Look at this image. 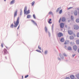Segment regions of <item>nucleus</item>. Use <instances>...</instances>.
<instances>
[{"instance_id": "obj_1", "label": "nucleus", "mask_w": 79, "mask_h": 79, "mask_svg": "<svg viewBox=\"0 0 79 79\" xmlns=\"http://www.w3.org/2000/svg\"><path fill=\"white\" fill-rule=\"evenodd\" d=\"M19 17H18L17 19V20L16 22H14V23L15 24L14 25V27H16L18 26V24H19Z\"/></svg>"}, {"instance_id": "obj_2", "label": "nucleus", "mask_w": 79, "mask_h": 79, "mask_svg": "<svg viewBox=\"0 0 79 79\" xmlns=\"http://www.w3.org/2000/svg\"><path fill=\"white\" fill-rule=\"evenodd\" d=\"M73 28L75 30H78V29H79V27L78 25H73Z\"/></svg>"}, {"instance_id": "obj_3", "label": "nucleus", "mask_w": 79, "mask_h": 79, "mask_svg": "<svg viewBox=\"0 0 79 79\" xmlns=\"http://www.w3.org/2000/svg\"><path fill=\"white\" fill-rule=\"evenodd\" d=\"M57 35L59 37H60L63 35V34L61 32H59L57 34Z\"/></svg>"}, {"instance_id": "obj_4", "label": "nucleus", "mask_w": 79, "mask_h": 79, "mask_svg": "<svg viewBox=\"0 0 79 79\" xmlns=\"http://www.w3.org/2000/svg\"><path fill=\"white\" fill-rule=\"evenodd\" d=\"M73 48L74 51H75V52H76V51L77 50V47L76 45H74L73 47Z\"/></svg>"}, {"instance_id": "obj_5", "label": "nucleus", "mask_w": 79, "mask_h": 79, "mask_svg": "<svg viewBox=\"0 0 79 79\" xmlns=\"http://www.w3.org/2000/svg\"><path fill=\"white\" fill-rule=\"evenodd\" d=\"M68 33L69 35H73V32L71 30H69L68 31Z\"/></svg>"}, {"instance_id": "obj_6", "label": "nucleus", "mask_w": 79, "mask_h": 79, "mask_svg": "<svg viewBox=\"0 0 79 79\" xmlns=\"http://www.w3.org/2000/svg\"><path fill=\"white\" fill-rule=\"evenodd\" d=\"M64 24L63 23H61L60 24V26L61 28H63L64 27Z\"/></svg>"}, {"instance_id": "obj_7", "label": "nucleus", "mask_w": 79, "mask_h": 79, "mask_svg": "<svg viewBox=\"0 0 79 79\" xmlns=\"http://www.w3.org/2000/svg\"><path fill=\"white\" fill-rule=\"evenodd\" d=\"M24 14H26V15H28L30 13V10H29L27 11H25L24 12Z\"/></svg>"}, {"instance_id": "obj_8", "label": "nucleus", "mask_w": 79, "mask_h": 79, "mask_svg": "<svg viewBox=\"0 0 79 79\" xmlns=\"http://www.w3.org/2000/svg\"><path fill=\"white\" fill-rule=\"evenodd\" d=\"M18 13V11L16 10L15 12H14V18H15V17L16 16H17V13Z\"/></svg>"}, {"instance_id": "obj_9", "label": "nucleus", "mask_w": 79, "mask_h": 79, "mask_svg": "<svg viewBox=\"0 0 79 79\" xmlns=\"http://www.w3.org/2000/svg\"><path fill=\"white\" fill-rule=\"evenodd\" d=\"M69 39L70 40H73L74 39V36L73 35H71L69 36Z\"/></svg>"}, {"instance_id": "obj_10", "label": "nucleus", "mask_w": 79, "mask_h": 79, "mask_svg": "<svg viewBox=\"0 0 79 79\" xmlns=\"http://www.w3.org/2000/svg\"><path fill=\"white\" fill-rule=\"evenodd\" d=\"M62 21V22H64L66 21V19L64 17H62L61 19Z\"/></svg>"}, {"instance_id": "obj_11", "label": "nucleus", "mask_w": 79, "mask_h": 79, "mask_svg": "<svg viewBox=\"0 0 79 79\" xmlns=\"http://www.w3.org/2000/svg\"><path fill=\"white\" fill-rule=\"evenodd\" d=\"M69 43V41L68 40H66L65 41L64 44L65 45H66V44H68Z\"/></svg>"}, {"instance_id": "obj_12", "label": "nucleus", "mask_w": 79, "mask_h": 79, "mask_svg": "<svg viewBox=\"0 0 79 79\" xmlns=\"http://www.w3.org/2000/svg\"><path fill=\"white\" fill-rule=\"evenodd\" d=\"M68 50H72V48L70 46H69L67 48Z\"/></svg>"}, {"instance_id": "obj_13", "label": "nucleus", "mask_w": 79, "mask_h": 79, "mask_svg": "<svg viewBox=\"0 0 79 79\" xmlns=\"http://www.w3.org/2000/svg\"><path fill=\"white\" fill-rule=\"evenodd\" d=\"M60 42H63L64 41V38H61L60 40Z\"/></svg>"}, {"instance_id": "obj_14", "label": "nucleus", "mask_w": 79, "mask_h": 79, "mask_svg": "<svg viewBox=\"0 0 79 79\" xmlns=\"http://www.w3.org/2000/svg\"><path fill=\"white\" fill-rule=\"evenodd\" d=\"M70 78L72 79H74V76L73 75H71L70 76Z\"/></svg>"}, {"instance_id": "obj_15", "label": "nucleus", "mask_w": 79, "mask_h": 79, "mask_svg": "<svg viewBox=\"0 0 79 79\" xmlns=\"http://www.w3.org/2000/svg\"><path fill=\"white\" fill-rule=\"evenodd\" d=\"M15 0H12V1L10 2V5H11L12 4L14 3L15 2Z\"/></svg>"}, {"instance_id": "obj_16", "label": "nucleus", "mask_w": 79, "mask_h": 79, "mask_svg": "<svg viewBox=\"0 0 79 79\" xmlns=\"http://www.w3.org/2000/svg\"><path fill=\"white\" fill-rule=\"evenodd\" d=\"M7 53V50L6 49H5L4 50V54H6Z\"/></svg>"}, {"instance_id": "obj_17", "label": "nucleus", "mask_w": 79, "mask_h": 79, "mask_svg": "<svg viewBox=\"0 0 79 79\" xmlns=\"http://www.w3.org/2000/svg\"><path fill=\"white\" fill-rule=\"evenodd\" d=\"M31 21H32V23H34V24H35V25H36V26H37V24L36 23H35V21H34L33 20H31Z\"/></svg>"}, {"instance_id": "obj_18", "label": "nucleus", "mask_w": 79, "mask_h": 79, "mask_svg": "<svg viewBox=\"0 0 79 79\" xmlns=\"http://www.w3.org/2000/svg\"><path fill=\"white\" fill-rule=\"evenodd\" d=\"M74 15L75 16H76V15H77V11H75L74 12Z\"/></svg>"}, {"instance_id": "obj_19", "label": "nucleus", "mask_w": 79, "mask_h": 79, "mask_svg": "<svg viewBox=\"0 0 79 79\" xmlns=\"http://www.w3.org/2000/svg\"><path fill=\"white\" fill-rule=\"evenodd\" d=\"M52 21V19H50L49 20V21L48 22L49 24H52V23L51 21Z\"/></svg>"}, {"instance_id": "obj_20", "label": "nucleus", "mask_w": 79, "mask_h": 79, "mask_svg": "<svg viewBox=\"0 0 79 79\" xmlns=\"http://www.w3.org/2000/svg\"><path fill=\"white\" fill-rule=\"evenodd\" d=\"M76 43L77 44H79V40H76Z\"/></svg>"}, {"instance_id": "obj_21", "label": "nucleus", "mask_w": 79, "mask_h": 79, "mask_svg": "<svg viewBox=\"0 0 79 79\" xmlns=\"http://www.w3.org/2000/svg\"><path fill=\"white\" fill-rule=\"evenodd\" d=\"M31 18V15H27V18H28V19H29Z\"/></svg>"}, {"instance_id": "obj_22", "label": "nucleus", "mask_w": 79, "mask_h": 79, "mask_svg": "<svg viewBox=\"0 0 79 79\" xmlns=\"http://www.w3.org/2000/svg\"><path fill=\"white\" fill-rule=\"evenodd\" d=\"M27 10V7L25 6L24 8V12H25V11H26Z\"/></svg>"}, {"instance_id": "obj_23", "label": "nucleus", "mask_w": 79, "mask_h": 79, "mask_svg": "<svg viewBox=\"0 0 79 79\" xmlns=\"http://www.w3.org/2000/svg\"><path fill=\"white\" fill-rule=\"evenodd\" d=\"M76 77L78 79H79V74H78L76 75Z\"/></svg>"}, {"instance_id": "obj_24", "label": "nucleus", "mask_w": 79, "mask_h": 79, "mask_svg": "<svg viewBox=\"0 0 79 79\" xmlns=\"http://www.w3.org/2000/svg\"><path fill=\"white\" fill-rule=\"evenodd\" d=\"M60 8H58V9H57L56 10V12H58L59 11H60Z\"/></svg>"}, {"instance_id": "obj_25", "label": "nucleus", "mask_w": 79, "mask_h": 79, "mask_svg": "<svg viewBox=\"0 0 79 79\" xmlns=\"http://www.w3.org/2000/svg\"><path fill=\"white\" fill-rule=\"evenodd\" d=\"M10 27L11 28H13L14 26H13V24L12 23V24L10 25Z\"/></svg>"}, {"instance_id": "obj_26", "label": "nucleus", "mask_w": 79, "mask_h": 79, "mask_svg": "<svg viewBox=\"0 0 79 79\" xmlns=\"http://www.w3.org/2000/svg\"><path fill=\"white\" fill-rule=\"evenodd\" d=\"M34 3H35V2L34 1L33 2L31 3L32 6H33L34 5Z\"/></svg>"}, {"instance_id": "obj_27", "label": "nucleus", "mask_w": 79, "mask_h": 79, "mask_svg": "<svg viewBox=\"0 0 79 79\" xmlns=\"http://www.w3.org/2000/svg\"><path fill=\"white\" fill-rule=\"evenodd\" d=\"M62 9H61V10H60L59 11V13L60 14H61V13H62Z\"/></svg>"}, {"instance_id": "obj_28", "label": "nucleus", "mask_w": 79, "mask_h": 79, "mask_svg": "<svg viewBox=\"0 0 79 79\" xmlns=\"http://www.w3.org/2000/svg\"><path fill=\"white\" fill-rule=\"evenodd\" d=\"M45 30L46 32H47V27H45Z\"/></svg>"}, {"instance_id": "obj_29", "label": "nucleus", "mask_w": 79, "mask_h": 79, "mask_svg": "<svg viewBox=\"0 0 79 79\" xmlns=\"http://www.w3.org/2000/svg\"><path fill=\"white\" fill-rule=\"evenodd\" d=\"M76 23H79V19H77L76 20Z\"/></svg>"}, {"instance_id": "obj_30", "label": "nucleus", "mask_w": 79, "mask_h": 79, "mask_svg": "<svg viewBox=\"0 0 79 79\" xmlns=\"http://www.w3.org/2000/svg\"><path fill=\"white\" fill-rule=\"evenodd\" d=\"M77 37H79V32H78L77 33Z\"/></svg>"}, {"instance_id": "obj_31", "label": "nucleus", "mask_w": 79, "mask_h": 79, "mask_svg": "<svg viewBox=\"0 0 79 79\" xmlns=\"http://www.w3.org/2000/svg\"><path fill=\"white\" fill-rule=\"evenodd\" d=\"M53 14V13H52V12H49L48 13V14L49 15H52Z\"/></svg>"}, {"instance_id": "obj_32", "label": "nucleus", "mask_w": 79, "mask_h": 79, "mask_svg": "<svg viewBox=\"0 0 79 79\" xmlns=\"http://www.w3.org/2000/svg\"><path fill=\"white\" fill-rule=\"evenodd\" d=\"M36 51L38 52H40V53H41V51L39 50H36Z\"/></svg>"}, {"instance_id": "obj_33", "label": "nucleus", "mask_w": 79, "mask_h": 79, "mask_svg": "<svg viewBox=\"0 0 79 79\" xmlns=\"http://www.w3.org/2000/svg\"><path fill=\"white\" fill-rule=\"evenodd\" d=\"M33 17L34 19H36V18H35V15L34 14L33 15Z\"/></svg>"}, {"instance_id": "obj_34", "label": "nucleus", "mask_w": 79, "mask_h": 79, "mask_svg": "<svg viewBox=\"0 0 79 79\" xmlns=\"http://www.w3.org/2000/svg\"><path fill=\"white\" fill-rule=\"evenodd\" d=\"M29 77V75H26L25 77V78H27V77Z\"/></svg>"}, {"instance_id": "obj_35", "label": "nucleus", "mask_w": 79, "mask_h": 79, "mask_svg": "<svg viewBox=\"0 0 79 79\" xmlns=\"http://www.w3.org/2000/svg\"><path fill=\"white\" fill-rule=\"evenodd\" d=\"M38 48H39V49L40 50H41V48L40 47V46H38Z\"/></svg>"}, {"instance_id": "obj_36", "label": "nucleus", "mask_w": 79, "mask_h": 79, "mask_svg": "<svg viewBox=\"0 0 79 79\" xmlns=\"http://www.w3.org/2000/svg\"><path fill=\"white\" fill-rule=\"evenodd\" d=\"M61 19V18H60L59 19V23H60V21Z\"/></svg>"}, {"instance_id": "obj_37", "label": "nucleus", "mask_w": 79, "mask_h": 79, "mask_svg": "<svg viewBox=\"0 0 79 79\" xmlns=\"http://www.w3.org/2000/svg\"><path fill=\"white\" fill-rule=\"evenodd\" d=\"M44 53L45 54H47V51H45Z\"/></svg>"}, {"instance_id": "obj_38", "label": "nucleus", "mask_w": 79, "mask_h": 79, "mask_svg": "<svg viewBox=\"0 0 79 79\" xmlns=\"http://www.w3.org/2000/svg\"><path fill=\"white\" fill-rule=\"evenodd\" d=\"M1 47H3V44L2 43L1 44Z\"/></svg>"}, {"instance_id": "obj_39", "label": "nucleus", "mask_w": 79, "mask_h": 79, "mask_svg": "<svg viewBox=\"0 0 79 79\" xmlns=\"http://www.w3.org/2000/svg\"><path fill=\"white\" fill-rule=\"evenodd\" d=\"M71 8H72V7H69V8H68V10H70V9H71Z\"/></svg>"}, {"instance_id": "obj_40", "label": "nucleus", "mask_w": 79, "mask_h": 79, "mask_svg": "<svg viewBox=\"0 0 79 79\" xmlns=\"http://www.w3.org/2000/svg\"><path fill=\"white\" fill-rule=\"evenodd\" d=\"M19 26H20V25H19L17 28V29H19Z\"/></svg>"}, {"instance_id": "obj_41", "label": "nucleus", "mask_w": 79, "mask_h": 79, "mask_svg": "<svg viewBox=\"0 0 79 79\" xmlns=\"http://www.w3.org/2000/svg\"><path fill=\"white\" fill-rule=\"evenodd\" d=\"M66 79H69V77H66Z\"/></svg>"}, {"instance_id": "obj_42", "label": "nucleus", "mask_w": 79, "mask_h": 79, "mask_svg": "<svg viewBox=\"0 0 79 79\" xmlns=\"http://www.w3.org/2000/svg\"><path fill=\"white\" fill-rule=\"evenodd\" d=\"M73 16H71V19H73Z\"/></svg>"}, {"instance_id": "obj_43", "label": "nucleus", "mask_w": 79, "mask_h": 79, "mask_svg": "<svg viewBox=\"0 0 79 79\" xmlns=\"http://www.w3.org/2000/svg\"><path fill=\"white\" fill-rule=\"evenodd\" d=\"M73 57H74V56H75V55H73Z\"/></svg>"}, {"instance_id": "obj_44", "label": "nucleus", "mask_w": 79, "mask_h": 79, "mask_svg": "<svg viewBox=\"0 0 79 79\" xmlns=\"http://www.w3.org/2000/svg\"><path fill=\"white\" fill-rule=\"evenodd\" d=\"M65 27H68V26H67V25H65Z\"/></svg>"}, {"instance_id": "obj_45", "label": "nucleus", "mask_w": 79, "mask_h": 79, "mask_svg": "<svg viewBox=\"0 0 79 79\" xmlns=\"http://www.w3.org/2000/svg\"><path fill=\"white\" fill-rule=\"evenodd\" d=\"M74 37H76V35H75V34H74Z\"/></svg>"}, {"instance_id": "obj_46", "label": "nucleus", "mask_w": 79, "mask_h": 79, "mask_svg": "<svg viewBox=\"0 0 79 79\" xmlns=\"http://www.w3.org/2000/svg\"><path fill=\"white\" fill-rule=\"evenodd\" d=\"M23 78V76H22V79Z\"/></svg>"}, {"instance_id": "obj_47", "label": "nucleus", "mask_w": 79, "mask_h": 79, "mask_svg": "<svg viewBox=\"0 0 79 79\" xmlns=\"http://www.w3.org/2000/svg\"><path fill=\"white\" fill-rule=\"evenodd\" d=\"M5 2H6V0H4Z\"/></svg>"}, {"instance_id": "obj_48", "label": "nucleus", "mask_w": 79, "mask_h": 79, "mask_svg": "<svg viewBox=\"0 0 79 79\" xmlns=\"http://www.w3.org/2000/svg\"><path fill=\"white\" fill-rule=\"evenodd\" d=\"M64 56H66V55H64Z\"/></svg>"}]
</instances>
